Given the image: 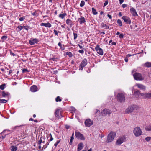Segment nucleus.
<instances>
[{"label": "nucleus", "mask_w": 151, "mask_h": 151, "mask_svg": "<svg viewBox=\"0 0 151 151\" xmlns=\"http://www.w3.org/2000/svg\"><path fill=\"white\" fill-rule=\"evenodd\" d=\"M116 133L115 132H111L108 134L106 140L107 143L111 142L116 136Z\"/></svg>", "instance_id": "nucleus-1"}, {"label": "nucleus", "mask_w": 151, "mask_h": 151, "mask_svg": "<svg viewBox=\"0 0 151 151\" xmlns=\"http://www.w3.org/2000/svg\"><path fill=\"white\" fill-rule=\"evenodd\" d=\"M116 98L118 101L119 102H123L125 101V96L123 93H118L117 95Z\"/></svg>", "instance_id": "nucleus-2"}, {"label": "nucleus", "mask_w": 151, "mask_h": 151, "mask_svg": "<svg viewBox=\"0 0 151 151\" xmlns=\"http://www.w3.org/2000/svg\"><path fill=\"white\" fill-rule=\"evenodd\" d=\"M133 76L134 79L136 80H142L144 78L140 73L136 72L133 74Z\"/></svg>", "instance_id": "nucleus-3"}, {"label": "nucleus", "mask_w": 151, "mask_h": 151, "mask_svg": "<svg viewBox=\"0 0 151 151\" xmlns=\"http://www.w3.org/2000/svg\"><path fill=\"white\" fill-rule=\"evenodd\" d=\"M133 132L135 136L138 137L141 135L142 132L140 128L137 127L134 129Z\"/></svg>", "instance_id": "nucleus-4"}, {"label": "nucleus", "mask_w": 151, "mask_h": 151, "mask_svg": "<svg viewBox=\"0 0 151 151\" xmlns=\"http://www.w3.org/2000/svg\"><path fill=\"white\" fill-rule=\"evenodd\" d=\"M126 139L125 137L124 136L120 137L117 140L116 143L117 145H119L123 143L125 141Z\"/></svg>", "instance_id": "nucleus-5"}, {"label": "nucleus", "mask_w": 151, "mask_h": 151, "mask_svg": "<svg viewBox=\"0 0 151 151\" xmlns=\"http://www.w3.org/2000/svg\"><path fill=\"white\" fill-rule=\"evenodd\" d=\"M75 136L76 138L82 140H84L85 138L83 135L79 132H76Z\"/></svg>", "instance_id": "nucleus-6"}, {"label": "nucleus", "mask_w": 151, "mask_h": 151, "mask_svg": "<svg viewBox=\"0 0 151 151\" xmlns=\"http://www.w3.org/2000/svg\"><path fill=\"white\" fill-rule=\"evenodd\" d=\"M95 49L98 54L101 55H103V50L102 49L100 48L99 45H96V46Z\"/></svg>", "instance_id": "nucleus-7"}, {"label": "nucleus", "mask_w": 151, "mask_h": 151, "mask_svg": "<svg viewBox=\"0 0 151 151\" xmlns=\"http://www.w3.org/2000/svg\"><path fill=\"white\" fill-rule=\"evenodd\" d=\"M87 64V60L86 58H84L81 62L80 65V69L82 70L84 67H85Z\"/></svg>", "instance_id": "nucleus-8"}, {"label": "nucleus", "mask_w": 151, "mask_h": 151, "mask_svg": "<svg viewBox=\"0 0 151 151\" xmlns=\"http://www.w3.org/2000/svg\"><path fill=\"white\" fill-rule=\"evenodd\" d=\"M10 93L8 92H6L5 91H1L0 90V97L1 95L3 97H9Z\"/></svg>", "instance_id": "nucleus-9"}, {"label": "nucleus", "mask_w": 151, "mask_h": 151, "mask_svg": "<svg viewBox=\"0 0 151 151\" xmlns=\"http://www.w3.org/2000/svg\"><path fill=\"white\" fill-rule=\"evenodd\" d=\"M136 107V106L133 105L129 107L125 111V112L127 113H130L132 112L133 111L134 109Z\"/></svg>", "instance_id": "nucleus-10"}, {"label": "nucleus", "mask_w": 151, "mask_h": 151, "mask_svg": "<svg viewBox=\"0 0 151 151\" xmlns=\"http://www.w3.org/2000/svg\"><path fill=\"white\" fill-rule=\"evenodd\" d=\"M55 115V116L58 119H60L63 117V115L60 112V109H58L56 110Z\"/></svg>", "instance_id": "nucleus-11"}, {"label": "nucleus", "mask_w": 151, "mask_h": 151, "mask_svg": "<svg viewBox=\"0 0 151 151\" xmlns=\"http://www.w3.org/2000/svg\"><path fill=\"white\" fill-rule=\"evenodd\" d=\"M140 95L144 99L150 98H151V93H141Z\"/></svg>", "instance_id": "nucleus-12"}, {"label": "nucleus", "mask_w": 151, "mask_h": 151, "mask_svg": "<svg viewBox=\"0 0 151 151\" xmlns=\"http://www.w3.org/2000/svg\"><path fill=\"white\" fill-rule=\"evenodd\" d=\"M111 113V111L108 109H105L102 111L103 116H105L107 114H109Z\"/></svg>", "instance_id": "nucleus-13"}, {"label": "nucleus", "mask_w": 151, "mask_h": 151, "mask_svg": "<svg viewBox=\"0 0 151 151\" xmlns=\"http://www.w3.org/2000/svg\"><path fill=\"white\" fill-rule=\"evenodd\" d=\"M122 19L126 24H130L131 23V21L129 17L126 16H124L122 17Z\"/></svg>", "instance_id": "nucleus-14"}, {"label": "nucleus", "mask_w": 151, "mask_h": 151, "mask_svg": "<svg viewBox=\"0 0 151 151\" xmlns=\"http://www.w3.org/2000/svg\"><path fill=\"white\" fill-rule=\"evenodd\" d=\"M93 124V122L90 119H86L85 122V124L86 127H89Z\"/></svg>", "instance_id": "nucleus-15"}, {"label": "nucleus", "mask_w": 151, "mask_h": 151, "mask_svg": "<svg viewBox=\"0 0 151 151\" xmlns=\"http://www.w3.org/2000/svg\"><path fill=\"white\" fill-rule=\"evenodd\" d=\"M130 12L133 16H137L138 15L136 9L134 8L131 7L130 9Z\"/></svg>", "instance_id": "nucleus-16"}, {"label": "nucleus", "mask_w": 151, "mask_h": 151, "mask_svg": "<svg viewBox=\"0 0 151 151\" xmlns=\"http://www.w3.org/2000/svg\"><path fill=\"white\" fill-rule=\"evenodd\" d=\"M38 42L37 39H34L32 40H30L29 41V44L31 45H34L35 43H37Z\"/></svg>", "instance_id": "nucleus-17"}, {"label": "nucleus", "mask_w": 151, "mask_h": 151, "mask_svg": "<svg viewBox=\"0 0 151 151\" xmlns=\"http://www.w3.org/2000/svg\"><path fill=\"white\" fill-rule=\"evenodd\" d=\"M37 87L36 85H33L30 88V90L31 92H35L37 91Z\"/></svg>", "instance_id": "nucleus-18"}, {"label": "nucleus", "mask_w": 151, "mask_h": 151, "mask_svg": "<svg viewBox=\"0 0 151 151\" xmlns=\"http://www.w3.org/2000/svg\"><path fill=\"white\" fill-rule=\"evenodd\" d=\"M66 23L70 28H71L73 26V22L71 19H68L66 20Z\"/></svg>", "instance_id": "nucleus-19"}, {"label": "nucleus", "mask_w": 151, "mask_h": 151, "mask_svg": "<svg viewBox=\"0 0 151 151\" xmlns=\"http://www.w3.org/2000/svg\"><path fill=\"white\" fill-rule=\"evenodd\" d=\"M40 25L41 26H44L48 28L51 27L52 26L51 24L49 22H47V23H42L40 24Z\"/></svg>", "instance_id": "nucleus-20"}, {"label": "nucleus", "mask_w": 151, "mask_h": 151, "mask_svg": "<svg viewBox=\"0 0 151 151\" xmlns=\"http://www.w3.org/2000/svg\"><path fill=\"white\" fill-rule=\"evenodd\" d=\"M79 22L81 24H82L86 22V21L84 17L83 16H81L78 19Z\"/></svg>", "instance_id": "nucleus-21"}, {"label": "nucleus", "mask_w": 151, "mask_h": 151, "mask_svg": "<svg viewBox=\"0 0 151 151\" xmlns=\"http://www.w3.org/2000/svg\"><path fill=\"white\" fill-rule=\"evenodd\" d=\"M23 125H20V126H17L14 127L13 129L12 130V132H13L15 130H17L18 131H19V130H21V129L20 127L23 126Z\"/></svg>", "instance_id": "nucleus-22"}, {"label": "nucleus", "mask_w": 151, "mask_h": 151, "mask_svg": "<svg viewBox=\"0 0 151 151\" xmlns=\"http://www.w3.org/2000/svg\"><path fill=\"white\" fill-rule=\"evenodd\" d=\"M136 86H137L139 88L145 90V87L143 85L140 84H136Z\"/></svg>", "instance_id": "nucleus-23"}, {"label": "nucleus", "mask_w": 151, "mask_h": 151, "mask_svg": "<svg viewBox=\"0 0 151 151\" xmlns=\"http://www.w3.org/2000/svg\"><path fill=\"white\" fill-rule=\"evenodd\" d=\"M83 144L82 142L80 143L78 145L77 151H80L83 148Z\"/></svg>", "instance_id": "nucleus-24"}, {"label": "nucleus", "mask_w": 151, "mask_h": 151, "mask_svg": "<svg viewBox=\"0 0 151 151\" xmlns=\"http://www.w3.org/2000/svg\"><path fill=\"white\" fill-rule=\"evenodd\" d=\"M141 93H140V92L139 90H137L134 92V95L135 97L137 98L140 95Z\"/></svg>", "instance_id": "nucleus-25"}, {"label": "nucleus", "mask_w": 151, "mask_h": 151, "mask_svg": "<svg viewBox=\"0 0 151 151\" xmlns=\"http://www.w3.org/2000/svg\"><path fill=\"white\" fill-rule=\"evenodd\" d=\"M58 45L60 47V49H61L62 50H65V47L64 45H62L60 42H59L58 43Z\"/></svg>", "instance_id": "nucleus-26"}, {"label": "nucleus", "mask_w": 151, "mask_h": 151, "mask_svg": "<svg viewBox=\"0 0 151 151\" xmlns=\"http://www.w3.org/2000/svg\"><path fill=\"white\" fill-rule=\"evenodd\" d=\"M144 66L147 67H151V62H147L144 64Z\"/></svg>", "instance_id": "nucleus-27"}, {"label": "nucleus", "mask_w": 151, "mask_h": 151, "mask_svg": "<svg viewBox=\"0 0 151 151\" xmlns=\"http://www.w3.org/2000/svg\"><path fill=\"white\" fill-rule=\"evenodd\" d=\"M102 27H105L106 29H108L109 27V26L107 25L106 24H105L104 23H102L101 24Z\"/></svg>", "instance_id": "nucleus-28"}, {"label": "nucleus", "mask_w": 151, "mask_h": 151, "mask_svg": "<svg viewBox=\"0 0 151 151\" xmlns=\"http://www.w3.org/2000/svg\"><path fill=\"white\" fill-rule=\"evenodd\" d=\"M62 99L59 96H58L55 99V101L56 102H60L62 101Z\"/></svg>", "instance_id": "nucleus-29"}, {"label": "nucleus", "mask_w": 151, "mask_h": 151, "mask_svg": "<svg viewBox=\"0 0 151 151\" xmlns=\"http://www.w3.org/2000/svg\"><path fill=\"white\" fill-rule=\"evenodd\" d=\"M92 13L94 15H96L98 13L96 12V9H95L94 8H92Z\"/></svg>", "instance_id": "nucleus-30"}, {"label": "nucleus", "mask_w": 151, "mask_h": 151, "mask_svg": "<svg viewBox=\"0 0 151 151\" xmlns=\"http://www.w3.org/2000/svg\"><path fill=\"white\" fill-rule=\"evenodd\" d=\"M7 102V100L4 99H0V103H6Z\"/></svg>", "instance_id": "nucleus-31"}, {"label": "nucleus", "mask_w": 151, "mask_h": 151, "mask_svg": "<svg viewBox=\"0 0 151 151\" xmlns=\"http://www.w3.org/2000/svg\"><path fill=\"white\" fill-rule=\"evenodd\" d=\"M66 54L69 57L71 58L73 56V54L71 52H68L66 53Z\"/></svg>", "instance_id": "nucleus-32"}, {"label": "nucleus", "mask_w": 151, "mask_h": 151, "mask_svg": "<svg viewBox=\"0 0 151 151\" xmlns=\"http://www.w3.org/2000/svg\"><path fill=\"white\" fill-rule=\"evenodd\" d=\"M11 150L12 151H16L17 150V147L16 146H13L11 147Z\"/></svg>", "instance_id": "nucleus-33"}, {"label": "nucleus", "mask_w": 151, "mask_h": 151, "mask_svg": "<svg viewBox=\"0 0 151 151\" xmlns=\"http://www.w3.org/2000/svg\"><path fill=\"white\" fill-rule=\"evenodd\" d=\"M117 22L120 27H121L122 25V22L120 19H118L117 20Z\"/></svg>", "instance_id": "nucleus-34"}, {"label": "nucleus", "mask_w": 151, "mask_h": 151, "mask_svg": "<svg viewBox=\"0 0 151 151\" xmlns=\"http://www.w3.org/2000/svg\"><path fill=\"white\" fill-rule=\"evenodd\" d=\"M5 84H3L0 85V89L1 90H3L5 88V87L6 86Z\"/></svg>", "instance_id": "nucleus-35"}, {"label": "nucleus", "mask_w": 151, "mask_h": 151, "mask_svg": "<svg viewBox=\"0 0 151 151\" xmlns=\"http://www.w3.org/2000/svg\"><path fill=\"white\" fill-rule=\"evenodd\" d=\"M48 136H49L50 137V139L48 140L49 142L53 140V138L52 137V135L51 133H50L49 134Z\"/></svg>", "instance_id": "nucleus-36"}, {"label": "nucleus", "mask_w": 151, "mask_h": 151, "mask_svg": "<svg viewBox=\"0 0 151 151\" xmlns=\"http://www.w3.org/2000/svg\"><path fill=\"white\" fill-rule=\"evenodd\" d=\"M17 28L18 29V31H19L21 30L23 28V27L22 26L19 25L17 27Z\"/></svg>", "instance_id": "nucleus-37"}, {"label": "nucleus", "mask_w": 151, "mask_h": 151, "mask_svg": "<svg viewBox=\"0 0 151 151\" xmlns=\"http://www.w3.org/2000/svg\"><path fill=\"white\" fill-rule=\"evenodd\" d=\"M145 129L147 131H151V126H149L145 128Z\"/></svg>", "instance_id": "nucleus-38"}, {"label": "nucleus", "mask_w": 151, "mask_h": 151, "mask_svg": "<svg viewBox=\"0 0 151 151\" xmlns=\"http://www.w3.org/2000/svg\"><path fill=\"white\" fill-rule=\"evenodd\" d=\"M85 2L83 1H82L81 2L80 6L81 7H83L85 5Z\"/></svg>", "instance_id": "nucleus-39"}, {"label": "nucleus", "mask_w": 151, "mask_h": 151, "mask_svg": "<svg viewBox=\"0 0 151 151\" xmlns=\"http://www.w3.org/2000/svg\"><path fill=\"white\" fill-rule=\"evenodd\" d=\"M59 17L60 18H61V19H63L65 17L63 15V13H62L61 14H60L59 15Z\"/></svg>", "instance_id": "nucleus-40"}, {"label": "nucleus", "mask_w": 151, "mask_h": 151, "mask_svg": "<svg viewBox=\"0 0 151 151\" xmlns=\"http://www.w3.org/2000/svg\"><path fill=\"white\" fill-rule=\"evenodd\" d=\"M42 136H41V137L40 138V140L38 141L37 142V143L38 145H40L42 143Z\"/></svg>", "instance_id": "nucleus-41"}, {"label": "nucleus", "mask_w": 151, "mask_h": 151, "mask_svg": "<svg viewBox=\"0 0 151 151\" xmlns=\"http://www.w3.org/2000/svg\"><path fill=\"white\" fill-rule=\"evenodd\" d=\"M23 28L25 29V30H26L27 31H28L29 29H30V27L29 26H23Z\"/></svg>", "instance_id": "nucleus-42"}, {"label": "nucleus", "mask_w": 151, "mask_h": 151, "mask_svg": "<svg viewBox=\"0 0 151 151\" xmlns=\"http://www.w3.org/2000/svg\"><path fill=\"white\" fill-rule=\"evenodd\" d=\"M73 35L74 36V40H76L78 37L77 34L75 32H73Z\"/></svg>", "instance_id": "nucleus-43"}, {"label": "nucleus", "mask_w": 151, "mask_h": 151, "mask_svg": "<svg viewBox=\"0 0 151 151\" xmlns=\"http://www.w3.org/2000/svg\"><path fill=\"white\" fill-rule=\"evenodd\" d=\"M145 140L147 142L150 141L151 139V137H148L145 139Z\"/></svg>", "instance_id": "nucleus-44"}, {"label": "nucleus", "mask_w": 151, "mask_h": 151, "mask_svg": "<svg viewBox=\"0 0 151 151\" xmlns=\"http://www.w3.org/2000/svg\"><path fill=\"white\" fill-rule=\"evenodd\" d=\"M22 70V72L23 73H24L26 72H29V71L26 68H24Z\"/></svg>", "instance_id": "nucleus-45"}, {"label": "nucleus", "mask_w": 151, "mask_h": 151, "mask_svg": "<svg viewBox=\"0 0 151 151\" xmlns=\"http://www.w3.org/2000/svg\"><path fill=\"white\" fill-rule=\"evenodd\" d=\"M74 139V138L73 137H71V139H70V143H69V144L70 145H71L72 144V141H73V140Z\"/></svg>", "instance_id": "nucleus-46"}, {"label": "nucleus", "mask_w": 151, "mask_h": 151, "mask_svg": "<svg viewBox=\"0 0 151 151\" xmlns=\"http://www.w3.org/2000/svg\"><path fill=\"white\" fill-rule=\"evenodd\" d=\"M119 36L120 38L122 39L124 37V35L123 33H121L119 35Z\"/></svg>", "instance_id": "nucleus-47"}, {"label": "nucleus", "mask_w": 151, "mask_h": 151, "mask_svg": "<svg viewBox=\"0 0 151 151\" xmlns=\"http://www.w3.org/2000/svg\"><path fill=\"white\" fill-rule=\"evenodd\" d=\"M54 33L55 35H56L58 34V33H60V32L59 31H57L56 30L54 29Z\"/></svg>", "instance_id": "nucleus-48"}, {"label": "nucleus", "mask_w": 151, "mask_h": 151, "mask_svg": "<svg viewBox=\"0 0 151 151\" xmlns=\"http://www.w3.org/2000/svg\"><path fill=\"white\" fill-rule=\"evenodd\" d=\"M25 18V17H21L19 19V20L20 21H22L24 20V19Z\"/></svg>", "instance_id": "nucleus-49"}, {"label": "nucleus", "mask_w": 151, "mask_h": 151, "mask_svg": "<svg viewBox=\"0 0 151 151\" xmlns=\"http://www.w3.org/2000/svg\"><path fill=\"white\" fill-rule=\"evenodd\" d=\"M108 3V0H106L105 1V3L104 4V7H105L106 5H107Z\"/></svg>", "instance_id": "nucleus-50"}, {"label": "nucleus", "mask_w": 151, "mask_h": 151, "mask_svg": "<svg viewBox=\"0 0 151 151\" xmlns=\"http://www.w3.org/2000/svg\"><path fill=\"white\" fill-rule=\"evenodd\" d=\"M7 38V37L6 36H3L1 37V39L2 40H6Z\"/></svg>", "instance_id": "nucleus-51"}, {"label": "nucleus", "mask_w": 151, "mask_h": 151, "mask_svg": "<svg viewBox=\"0 0 151 151\" xmlns=\"http://www.w3.org/2000/svg\"><path fill=\"white\" fill-rule=\"evenodd\" d=\"M78 52L82 54L84 53V51L83 50H78Z\"/></svg>", "instance_id": "nucleus-52"}, {"label": "nucleus", "mask_w": 151, "mask_h": 151, "mask_svg": "<svg viewBox=\"0 0 151 151\" xmlns=\"http://www.w3.org/2000/svg\"><path fill=\"white\" fill-rule=\"evenodd\" d=\"M47 145H44L42 148V149L41 150H43V149H45L46 148H47Z\"/></svg>", "instance_id": "nucleus-53"}, {"label": "nucleus", "mask_w": 151, "mask_h": 151, "mask_svg": "<svg viewBox=\"0 0 151 151\" xmlns=\"http://www.w3.org/2000/svg\"><path fill=\"white\" fill-rule=\"evenodd\" d=\"M5 137V135L4 136H1L0 137V140L1 141L2 139H3Z\"/></svg>", "instance_id": "nucleus-54"}, {"label": "nucleus", "mask_w": 151, "mask_h": 151, "mask_svg": "<svg viewBox=\"0 0 151 151\" xmlns=\"http://www.w3.org/2000/svg\"><path fill=\"white\" fill-rule=\"evenodd\" d=\"M57 59V58H51V59L53 61H56V60Z\"/></svg>", "instance_id": "nucleus-55"}, {"label": "nucleus", "mask_w": 151, "mask_h": 151, "mask_svg": "<svg viewBox=\"0 0 151 151\" xmlns=\"http://www.w3.org/2000/svg\"><path fill=\"white\" fill-rule=\"evenodd\" d=\"M119 4H121L124 1V0H119Z\"/></svg>", "instance_id": "nucleus-56"}, {"label": "nucleus", "mask_w": 151, "mask_h": 151, "mask_svg": "<svg viewBox=\"0 0 151 151\" xmlns=\"http://www.w3.org/2000/svg\"><path fill=\"white\" fill-rule=\"evenodd\" d=\"M122 7L123 8H125L127 6V5L125 4H123L122 5Z\"/></svg>", "instance_id": "nucleus-57"}, {"label": "nucleus", "mask_w": 151, "mask_h": 151, "mask_svg": "<svg viewBox=\"0 0 151 151\" xmlns=\"http://www.w3.org/2000/svg\"><path fill=\"white\" fill-rule=\"evenodd\" d=\"M78 46L81 49H84V48L82 46L80 45L79 44H78Z\"/></svg>", "instance_id": "nucleus-58"}, {"label": "nucleus", "mask_w": 151, "mask_h": 151, "mask_svg": "<svg viewBox=\"0 0 151 151\" xmlns=\"http://www.w3.org/2000/svg\"><path fill=\"white\" fill-rule=\"evenodd\" d=\"M107 16H108V17H109V18L110 19H111L112 18V16L111 15L108 14L107 15Z\"/></svg>", "instance_id": "nucleus-59"}, {"label": "nucleus", "mask_w": 151, "mask_h": 151, "mask_svg": "<svg viewBox=\"0 0 151 151\" xmlns=\"http://www.w3.org/2000/svg\"><path fill=\"white\" fill-rule=\"evenodd\" d=\"M61 141V139H60L59 140H58L56 142L57 144H58Z\"/></svg>", "instance_id": "nucleus-60"}, {"label": "nucleus", "mask_w": 151, "mask_h": 151, "mask_svg": "<svg viewBox=\"0 0 151 151\" xmlns=\"http://www.w3.org/2000/svg\"><path fill=\"white\" fill-rule=\"evenodd\" d=\"M12 72V70H10L9 72L8 75H9Z\"/></svg>", "instance_id": "nucleus-61"}, {"label": "nucleus", "mask_w": 151, "mask_h": 151, "mask_svg": "<svg viewBox=\"0 0 151 151\" xmlns=\"http://www.w3.org/2000/svg\"><path fill=\"white\" fill-rule=\"evenodd\" d=\"M128 59L127 58H125L124 59V60L125 62H127L128 61Z\"/></svg>", "instance_id": "nucleus-62"}, {"label": "nucleus", "mask_w": 151, "mask_h": 151, "mask_svg": "<svg viewBox=\"0 0 151 151\" xmlns=\"http://www.w3.org/2000/svg\"><path fill=\"white\" fill-rule=\"evenodd\" d=\"M10 54L11 55H12L13 56H14L15 55V54L12 53L11 52H10Z\"/></svg>", "instance_id": "nucleus-63"}, {"label": "nucleus", "mask_w": 151, "mask_h": 151, "mask_svg": "<svg viewBox=\"0 0 151 151\" xmlns=\"http://www.w3.org/2000/svg\"><path fill=\"white\" fill-rule=\"evenodd\" d=\"M119 15L120 17H121V16H122V13L121 12H119Z\"/></svg>", "instance_id": "nucleus-64"}]
</instances>
